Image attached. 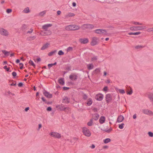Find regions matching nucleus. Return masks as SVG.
Listing matches in <instances>:
<instances>
[{"instance_id": "nucleus-16", "label": "nucleus", "mask_w": 153, "mask_h": 153, "mask_svg": "<svg viewBox=\"0 0 153 153\" xmlns=\"http://www.w3.org/2000/svg\"><path fill=\"white\" fill-rule=\"evenodd\" d=\"M52 26L51 24H48L44 25L42 26V28L43 29L47 30L48 27H50Z\"/></svg>"}, {"instance_id": "nucleus-45", "label": "nucleus", "mask_w": 153, "mask_h": 153, "mask_svg": "<svg viewBox=\"0 0 153 153\" xmlns=\"http://www.w3.org/2000/svg\"><path fill=\"white\" fill-rule=\"evenodd\" d=\"M36 38L35 36H30L29 37V40H33L34 39Z\"/></svg>"}, {"instance_id": "nucleus-38", "label": "nucleus", "mask_w": 153, "mask_h": 153, "mask_svg": "<svg viewBox=\"0 0 153 153\" xmlns=\"http://www.w3.org/2000/svg\"><path fill=\"white\" fill-rule=\"evenodd\" d=\"M100 69L99 68H97L94 71V74H97L100 72Z\"/></svg>"}, {"instance_id": "nucleus-4", "label": "nucleus", "mask_w": 153, "mask_h": 153, "mask_svg": "<svg viewBox=\"0 0 153 153\" xmlns=\"http://www.w3.org/2000/svg\"><path fill=\"white\" fill-rule=\"evenodd\" d=\"M94 25H93L86 24L82 25L81 28L83 30L85 29H92L94 28Z\"/></svg>"}, {"instance_id": "nucleus-37", "label": "nucleus", "mask_w": 153, "mask_h": 153, "mask_svg": "<svg viewBox=\"0 0 153 153\" xmlns=\"http://www.w3.org/2000/svg\"><path fill=\"white\" fill-rule=\"evenodd\" d=\"M146 31L148 32H152L153 33V27L148 28L146 30Z\"/></svg>"}, {"instance_id": "nucleus-20", "label": "nucleus", "mask_w": 153, "mask_h": 153, "mask_svg": "<svg viewBox=\"0 0 153 153\" xmlns=\"http://www.w3.org/2000/svg\"><path fill=\"white\" fill-rule=\"evenodd\" d=\"M123 119L124 117L122 115H120L118 117L117 122L118 123H120L122 122Z\"/></svg>"}, {"instance_id": "nucleus-43", "label": "nucleus", "mask_w": 153, "mask_h": 153, "mask_svg": "<svg viewBox=\"0 0 153 153\" xmlns=\"http://www.w3.org/2000/svg\"><path fill=\"white\" fill-rule=\"evenodd\" d=\"M124 123H123L121 124H120L119 125V128L120 129H122L124 127Z\"/></svg>"}, {"instance_id": "nucleus-26", "label": "nucleus", "mask_w": 153, "mask_h": 153, "mask_svg": "<svg viewBox=\"0 0 153 153\" xmlns=\"http://www.w3.org/2000/svg\"><path fill=\"white\" fill-rule=\"evenodd\" d=\"M28 28V26L26 25L23 24L22 25L21 28L22 30H27Z\"/></svg>"}, {"instance_id": "nucleus-12", "label": "nucleus", "mask_w": 153, "mask_h": 153, "mask_svg": "<svg viewBox=\"0 0 153 153\" xmlns=\"http://www.w3.org/2000/svg\"><path fill=\"white\" fill-rule=\"evenodd\" d=\"M78 76L75 73L72 74L69 76V78L72 80H76Z\"/></svg>"}, {"instance_id": "nucleus-18", "label": "nucleus", "mask_w": 153, "mask_h": 153, "mask_svg": "<svg viewBox=\"0 0 153 153\" xmlns=\"http://www.w3.org/2000/svg\"><path fill=\"white\" fill-rule=\"evenodd\" d=\"M105 117L104 116H101L100 117L99 121L100 124H102L105 122Z\"/></svg>"}, {"instance_id": "nucleus-63", "label": "nucleus", "mask_w": 153, "mask_h": 153, "mask_svg": "<svg viewBox=\"0 0 153 153\" xmlns=\"http://www.w3.org/2000/svg\"><path fill=\"white\" fill-rule=\"evenodd\" d=\"M87 98V95L85 94L83 96V98L84 99H86Z\"/></svg>"}, {"instance_id": "nucleus-7", "label": "nucleus", "mask_w": 153, "mask_h": 153, "mask_svg": "<svg viewBox=\"0 0 153 153\" xmlns=\"http://www.w3.org/2000/svg\"><path fill=\"white\" fill-rule=\"evenodd\" d=\"M98 38L96 37H94L92 39L91 45L92 46H94L98 44Z\"/></svg>"}, {"instance_id": "nucleus-41", "label": "nucleus", "mask_w": 153, "mask_h": 153, "mask_svg": "<svg viewBox=\"0 0 153 153\" xmlns=\"http://www.w3.org/2000/svg\"><path fill=\"white\" fill-rule=\"evenodd\" d=\"M73 50V48L72 47H69L67 48V51L68 52L72 51Z\"/></svg>"}, {"instance_id": "nucleus-36", "label": "nucleus", "mask_w": 153, "mask_h": 153, "mask_svg": "<svg viewBox=\"0 0 153 153\" xmlns=\"http://www.w3.org/2000/svg\"><path fill=\"white\" fill-rule=\"evenodd\" d=\"M24 12L25 13H27L30 12V10L28 7L25 8L23 10Z\"/></svg>"}, {"instance_id": "nucleus-42", "label": "nucleus", "mask_w": 153, "mask_h": 153, "mask_svg": "<svg viewBox=\"0 0 153 153\" xmlns=\"http://www.w3.org/2000/svg\"><path fill=\"white\" fill-rule=\"evenodd\" d=\"M65 108V110H64V111H65L66 112H68L70 111V108L69 107H64Z\"/></svg>"}, {"instance_id": "nucleus-58", "label": "nucleus", "mask_w": 153, "mask_h": 153, "mask_svg": "<svg viewBox=\"0 0 153 153\" xmlns=\"http://www.w3.org/2000/svg\"><path fill=\"white\" fill-rule=\"evenodd\" d=\"M18 85L19 87H21L22 86L23 83L22 82H20L18 84Z\"/></svg>"}, {"instance_id": "nucleus-31", "label": "nucleus", "mask_w": 153, "mask_h": 153, "mask_svg": "<svg viewBox=\"0 0 153 153\" xmlns=\"http://www.w3.org/2000/svg\"><path fill=\"white\" fill-rule=\"evenodd\" d=\"M56 52V50H55L53 51L50 52L48 53V55L49 56H52L54 53Z\"/></svg>"}, {"instance_id": "nucleus-27", "label": "nucleus", "mask_w": 153, "mask_h": 153, "mask_svg": "<svg viewBox=\"0 0 153 153\" xmlns=\"http://www.w3.org/2000/svg\"><path fill=\"white\" fill-rule=\"evenodd\" d=\"M94 120H97L98 119L99 117V115L98 114L96 113L94 114Z\"/></svg>"}, {"instance_id": "nucleus-52", "label": "nucleus", "mask_w": 153, "mask_h": 153, "mask_svg": "<svg viewBox=\"0 0 153 153\" xmlns=\"http://www.w3.org/2000/svg\"><path fill=\"white\" fill-rule=\"evenodd\" d=\"M78 140V139L77 138L75 137H74L72 139V140H74V142H75V143L76 142V141L77 140Z\"/></svg>"}, {"instance_id": "nucleus-49", "label": "nucleus", "mask_w": 153, "mask_h": 153, "mask_svg": "<svg viewBox=\"0 0 153 153\" xmlns=\"http://www.w3.org/2000/svg\"><path fill=\"white\" fill-rule=\"evenodd\" d=\"M119 92L121 94H124L125 93L123 89H120Z\"/></svg>"}, {"instance_id": "nucleus-24", "label": "nucleus", "mask_w": 153, "mask_h": 153, "mask_svg": "<svg viewBox=\"0 0 153 153\" xmlns=\"http://www.w3.org/2000/svg\"><path fill=\"white\" fill-rule=\"evenodd\" d=\"M148 98L150 99L151 102L153 103V94L150 93L148 94Z\"/></svg>"}, {"instance_id": "nucleus-46", "label": "nucleus", "mask_w": 153, "mask_h": 153, "mask_svg": "<svg viewBox=\"0 0 153 153\" xmlns=\"http://www.w3.org/2000/svg\"><path fill=\"white\" fill-rule=\"evenodd\" d=\"M58 54L59 55H62L64 54V53L62 50H60L58 52Z\"/></svg>"}, {"instance_id": "nucleus-60", "label": "nucleus", "mask_w": 153, "mask_h": 153, "mask_svg": "<svg viewBox=\"0 0 153 153\" xmlns=\"http://www.w3.org/2000/svg\"><path fill=\"white\" fill-rule=\"evenodd\" d=\"M69 89V88L66 87H64L63 88V89L64 90H68Z\"/></svg>"}, {"instance_id": "nucleus-14", "label": "nucleus", "mask_w": 153, "mask_h": 153, "mask_svg": "<svg viewBox=\"0 0 153 153\" xmlns=\"http://www.w3.org/2000/svg\"><path fill=\"white\" fill-rule=\"evenodd\" d=\"M103 96L102 94H98L96 95L95 98L97 100L101 101L103 99Z\"/></svg>"}, {"instance_id": "nucleus-48", "label": "nucleus", "mask_w": 153, "mask_h": 153, "mask_svg": "<svg viewBox=\"0 0 153 153\" xmlns=\"http://www.w3.org/2000/svg\"><path fill=\"white\" fill-rule=\"evenodd\" d=\"M133 23L135 25H143L142 23H140L138 22H134Z\"/></svg>"}, {"instance_id": "nucleus-23", "label": "nucleus", "mask_w": 153, "mask_h": 153, "mask_svg": "<svg viewBox=\"0 0 153 153\" xmlns=\"http://www.w3.org/2000/svg\"><path fill=\"white\" fill-rule=\"evenodd\" d=\"M93 102L91 98H89L88 99L86 104L88 106L91 105Z\"/></svg>"}, {"instance_id": "nucleus-2", "label": "nucleus", "mask_w": 153, "mask_h": 153, "mask_svg": "<svg viewBox=\"0 0 153 153\" xmlns=\"http://www.w3.org/2000/svg\"><path fill=\"white\" fill-rule=\"evenodd\" d=\"M94 32L97 34H102L103 35L109 36V34L107 32V31L102 29H97L94 31Z\"/></svg>"}, {"instance_id": "nucleus-34", "label": "nucleus", "mask_w": 153, "mask_h": 153, "mask_svg": "<svg viewBox=\"0 0 153 153\" xmlns=\"http://www.w3.org/2000/svg\"><path fill=\"white\" fill-rule=\"evenodd\" d=\"M2 53L6 56H8L9 55V52L5 50H2Z\"/></svg>"}, {"instance_id": "nucleus-21", "label": "nucleus", "mask_w": 153, "mask_h": 153, "mask_svg": "<svg viewBox=\"0 0 153 153\" xmlns=\"http://www.w3.org/2000/svg\"><path fill=\"white\" fill-rule=\"evenodd\" d=\"M75 15V14L72 13H68L65 15L66 18L68 17H71L74 16Z\"/></svg>"}, {"instance_id": "nucleus-28", "label": "nucleus", "mask_w": 153, "mask_h": 153, "mask_svg": "<svg viewBox=\"0 0 153 153\" xmlns=\"http://www.w3.org/2000/svg\"><path fill=\"white\" fill-rule=\"evenodd\" d=\"M59 82V84L62 85H64L65 83L63 79L61 78L58 80Z\"/></svg>"}, {"instance_id": "nucleus-61", "label": "nucleus", "mask_w": 153, "mask_h": 153, "mask_svg": "<svg viewBox=\"0 0 153 153\" xmlns=\"http://www.w3.org/2000/svg\"><path fill=\"white\" fill-rule=\"evenodd\" d=\"M104 91H106L108 90V87L107 86L105 87L103 89Z\"/></svg>"}, {"instance_id": "nucleus-35", "label": "nucleus", "mask_w": 153, "mask_h": 153, "mask_svg": "<svg viewBox=\"0 0 153 153\" xmlns=\"http://www.w3.org/2000/svg\"><path fill=\"white\" fill-rule=\"evenodd\" d=\"M111 141V139L110 138H106L104 140V142L105 143H107Z\"/></svg>"}, {"instance_id": "nucleus-56", "label": "nucleus", "mask_w": 153, "mask_h": 153, "mask_svg": "<svg viewBox=\"0 0 153 153\" xmlns=\"http://www.w3.org/2000/svg\"><path fill=\"white\" fill-rule=\"evenodd\" d=\"M90 147L92 149H94L95 148V146L94 144H92L91 146H90Z\"/></svg>"}, {"instance_id": "nucleus-30", "label": "nucleus", "mask_w": 153, "mask_h": 153, "mask_svg": "<svg viewBox=\"0 0 153 153\" xmlns=\"http://www.w3.org/2000/svg\"><path fill=\"white\" fill-rule=\"evenodd\" d=\"M103 131H105L106 132H107V133H110V132H111L112 130V129L111 128H110L109 129H101Z\"/></svg>"}, {"instance_id": "nucleus-62", "label": "nucleus", "mask_w": 153, "mask_h": 153, "mask_svg": "<svg viewBox=\"0 0 153 153\" xmlns=\"http://www.w3.org/2000/svg\"><path fill=\"white\" fill-rule=\"evenodd\" d=\"M53 63L52 64H49L48 65V66L49 68H50L52 67V66H53Z\"/></svg>"}, {"instance_id": "nucleus-53", "label": "nucleus", "mask_w": 153, "mask_h": 153, "mask_svg": "<svg viewBox=\"0 0 153 153\" xmlns=\"http://www.w3.org/2000/svg\"><path fill=\"white\" fill-rule=\"evenodd\" d=\"M12 75L13 77H15L16 76L17 74L15 72H13L12 73Z\"/></svg>"}, {"instance_id": "nucleus-50", "label": "nucleus", "mask_w": 153, "mask_h": 153, "mask_svg": "<svg viewBox=\"0 0 153 153\" xmlns=\"http://www.w3.org/2000/svg\"><path fill=\"white\" fill-rule=\"evenodd\" d=\"M12 11V10L10 9H8L7 10V12L8 13H9Z\"/></svg>"}, {"instance_id": "nucleus-5", "label": "nucleus", "mask_w": 153, "mask_h": 153, "mask_svg": "<svg viewBox=\"0 0 153 153\" xmlns=\"http://www.w3.org/2000/svg\"><path fill=\"white\" fill-rule=\"evenodd\" d=\"M82 131L84 134L86 136L89 137L91 135V134L89 130L86 127L82 128Z\"/></svg>"}, {"instance_id": "nucleus-15", "label": "nucleus", "mask_w": 153, "mask_h": 153, "mask_svg": "<svg viewBox=\"0 0 153 153\" xmlns=\"http://www.w3.org/2000/svg\"><path fill=\"white\" fill-rule=\"evenodd\" d=\"M44 95L48 98H51L52 97V95L51 94H50L49 92L45 91V92L43 93Z\"/></svg>"}, {"instance_id": "nucleus-8", "label": "nucleus", "mask_w": 153, "mask_h": 153, "mask_svg": "<svg viewBox=\"0 0 153 153\" xmlns=\"http://www.w3.org/2000/svg\"><path fill=\"white\" fill-rule=\"evenodd\" d=\"M49 135L52 137L58 138H59L61 137V135L60 134L55 132H50L49 133Z\"/></svg>"}, {"instance_id": "nucleus-59", "label": "nucleus", "mask_w": 153, "mask_h": 153, "mask_svg": "<svg viewBox=\"0 0 153 153\" xmlns=\"http://www.w3.org/2000/svg\"><path fill=\"white\" fill-rule=\"evenodd\" d=\"M4 69H6L7 71H9V68H8L7 66H4Z\"/></svg>"}, {"instance_id": "nucleus-3", "label": "nucleus", "mask_w": 153, "mask_h": 153, "mask_svg": "<svg viewBox=\"0 0 153 153\" xmlns=\"http://www.w3.org/2000/svg\"><path fill=\"white\" fill-rule=\"evenodd\" d=\"M146 27L145 26H141L131 27H130V29L132 31H137L139 30H142L145 29Z\"/></svg>"}, {"instance_id": "nucleus-17", "label": "nucleus", "mask_w": 153, "mask_h": 153, "mask_svg": "<svg viewBox=\"0 0 153 153\" xmlns=\"http://www.w3.org/2000/svg\"><path fill=\"white\" fill-rule=\"evenodd\" d=\"M62 102L68 104L70 102V99L67 97H65L63 98Z\"/></svg>"}, {"instance_id": "nucleus-22", "label": "nucleus", "mask_w": 153, "mask_h": 153, "mask_svg": "<svg viewBox=\"0 0 153 153\" xmlns=\"http://www.w3.org/2000/svg\"><path fill=\"white\" fill-rule=\"evenodd\" d=\"M56 108L61 111H64L65 109L62 105H57L56 106Z\"/></svg>"}, {"instance_id": "nucleus-51", "label": "nucleus", "mask_w": 153, "mask_h": 153, "mask_svg": "<svg viewBox=\"0 0 153 153\" xmlns=\"http://www.w3.org/2000/svg\"><path fill=\"white\" fill-rule=\"evenodd\" d=\"M33 31V30L32 28H30V31H28L27 32V33H32Z\"/></svg>"}, {"instance_id": "nucleus-55", "label": "nucleus", "mask_w": 153, "mask_h": 153, "mask_svg": "<svg viewBox=\"0 0 153 153\" xmlns=\"http://www.w3.org/2000/svg\"><path fill=\"white\" fill-rule=\"evenodd\" d=\"M42 127V125L41 124H39V127H38V128L37 130L38 131L39 130H40V128H41Z\"/></svg>"}, {"instance_id": "nucleus-54", "label": "nucleus", "mask_w": 153, "mask_h": 153, "mask_svg": "<svg viewBox=\"0 0 153 153\" xmlns=\"http://www.w3.org/2000/svg\"><path fill=\"white\" fill-rule=\"evenodd\" d=\"M97 59V57L96 56L94 57L91 58L92 61L96 60Z\"/></svg>"}, {"instance_id": "nucleus-19", "label": "nucleus", "mask_w": 153, "mask_h": 153, "mask_svg": "<svg viewBox=\"0 0 153 153\" xmlns=\"http://www.w3.org/2000/svg\"><path fill=\"white\" fill-rule=\"evenodd\" d=\"M50 45V44L48 43H46L44 44L41 48V50H44L47 48H48L49 45Z\"/></svg>"}, {"instance_id": "nucleus-32", "label": "nucleus", "mask_w": 153, "mask_h": 153, "mask_svg": "<svg viewBox=\"0 0 153 153\" xmlns=\"http://www.w3.org/2000/svg\"><path fill=\"white\" fill-rule=\"evenodd\" d=\"M93 119H91L89 122H88L87 123V125L89 126H91L93 124Z\"/></svg>"}, {"instance_id": "nucleus-11", "label": "nucleus", "mask_w": 153, "mask_h": 153, "mask_svg": "<svg viewBox=\"0 0 153 153\" xmlns=\"http://www.w3.org/2000/svg\"><path fill=\"white\" fill-rule=\"evenodd\" d=\"M51 33V32L50 30H45V31H42L40 34L42 36H45L50 35Z\"/></svg>"}, {"instance_id": "nucleus-29", "label": "nucleus", "mask_w": 153, "mask_h": 153, "mask_svg": "<svg viewBox=\"0 0 153 153\" xmlns=\"http://www.w3.org/2000/svg\"><path fill=\"white\" fill-rule=\"evenodd\" d=\"M141 33V32H137L135 33H128V34L129 35H139Z\"/></svg>"}, {"instance_id": "nucleus-33", "label": "nucleus", "mask_w": 153, "mask_h": 153, "mask_svg": "<svg viewBox=\"0 0 153 153\" xmlns=\"http://www.w3.org/2000/svg\"><path fill=\"white\" fill-rule=\"evenodd\" d=\"M145 47V46H142L140 45H138L136 46L135 48L136 49H142Z\"/></svg>"}, {"instance_id": "nucleus-40", "label": "nucleus", "mask_w": 153, "mask_h": 153, "mask_svg": "<svg viewBox=\"0 0 153 153\" xmlns=\"http://www.w3.org/2000/svg\"><path fill=\"white\" fill-rule=\"evenodd\" d=\"M29 63L31 65L33 66V67L35 68V65L33 62L32 60H30L29 62Z\"/></svg>"}, {"instance_id": "nucleus-47", "label": "nucleus", "mask_w": 153, "mask_h": 153, "mask_svg": "<svg viewBox=\"0 0 153 153\" xmlns=\"http://www.w3.org/2000/svg\"><path fill=\"white\" fill-rule=\"evenodd\" d=\"M148 134L149 137H153V133L151 131L149 132Z\"/></svg>"}, {"instance_id": "nucleus-13", "label": "nucleus", "mask_w": 153, "mask_h": 153, "mask_svg": "<svg viewBox=\"0 0 153 153\" xmlns=\"http://www.w3.org/2000/svg\"><path fill=\"white\" fill-rule=\"evenodd\" d=\"M79 42L81 44H85L88 43V39L87 38H81L79 39Z\"/></svg>"}, {"instance_id": "nucleus-25", "label": "nucleus", "mask_w": 153, "mask_h": 153, "mask_svg": "<svg viewBox=\"0 0 153 153\" xmlns=\"http://www.w3.org/2000/svg\"><path fill=\"white\" fill-rule=\"evenodd\" d=\"M94 66L92 64H89L87 65L88 69L89 70L93 69L94 68Z\"/></svg>"}, {"instance_id": "nucleus-57", "label": "nucleus", "mask_w": 153, "mask_h": 153, "mask_svg": "<svg viewBox=\"0 0 153 153\" xmlns=\"http://www.w3.org/2000/svg\"><path fill=\"white\" fill-rule=\"evenodd\" d=\"M52 110V108L51 107H48L47 109V110L48 111H50L51 110Z\"/></svg>"}, {"instance_id": "nucleus-44", "label": "nucleus", "mask_w": 153, "mask_h": 153, "mask_svg": "<svg viewBox=\"0 0 153 153\" xmlns=\"http://www.w3.org/2000/svg\"><path fill=\"white\" fill-rule=\"evenodd\" d=\"M132 90L131 88L130 89V91H129L128 90H127V92L128 94L131 95L132 93Z\"/></svg>"}, {"instance_id": "nucleus-39", "label": "nucleus", "mask_w": 153, "mask_h": 153, "mask_svg": "<svg viewBox=\"0 0 153 153\" xmlns=\"http://www.w3.org/2000/svg\"><path fill=\"white\" fill-rule=\"evenodd\" d=\"M46 13V11H42L39 13V15L40 16H44V15Z\"/></svg>"}, {"instance_id": "nucleus-1", "label": "nucleus", "mask_w": 153, "mask_h": 153, "mask_svg": "<svg viewBox=\"0 0 153 153\" xmlns=\"http://www.w3.org/2000/svg\"><path fill=\"white\" fill-rule=\"evenodd\" d=\"M80 27L79 26L75 25H71L67 26L65 29L68 30H75L79 29Z\"/></svg>"}, {"instance_id": "nucleus-9", "label": "nucleus", "mask_w": 153, "mask_h": 153, "mask_svg": "<svg viewBox=\"0 0 153 153\" xmlns=\"http://www.w3.org/2000/svg\"><path fill=\"white\" fill-rule=\"evenodd\" d=\"M142 112L144 114L149 115H153V112L150 110L147 109H143L142 110Z\"/></svg>"}, {"instance_id": "nucleus-10", "label": "nucleus", "mask_w": 153, "mask_h": 153, "mask_svg": "<svg viewBox=\"0 0 153 153\" xmlns=\"http://www.w3.org/2000/svg\"><path fill=\"white\" fill-rule=\"evenodd\" d=\"M112 99V95L110 94H108L105 96V100L107 103H108L111 102Z\"/></svg>"}, {"instance_id": "nucleus-6", "label": "nucleus", "mask_w": 153, "mask_h": 153, "mask_svg": "<svg viewBox=\"0 0 153 153\" xmlns=\"http://www.w3.org/2000/svg\"><path fill=\"white\" fill-rule=\"evenodd\" d=\"M0 34L5 36H7L9 34V32L6 30L2 28H0Z\"/></svg>"}, {"instance_id": "nucleus-64", "label": "nucleus", "mask_w": 153, "mask_h": 153, "mask_svg": "<svg viewBox=\"0 0 153 153\" xmlns=\"http://www.w3.org/2000/svg\"><path fill=\"white\" fill-rule=\"evenodd\" d=\"M70 142L72 143V145L74 144L75 143V142H74V140H72V139L70 141Z\"/></svg>"}]
</instances>
